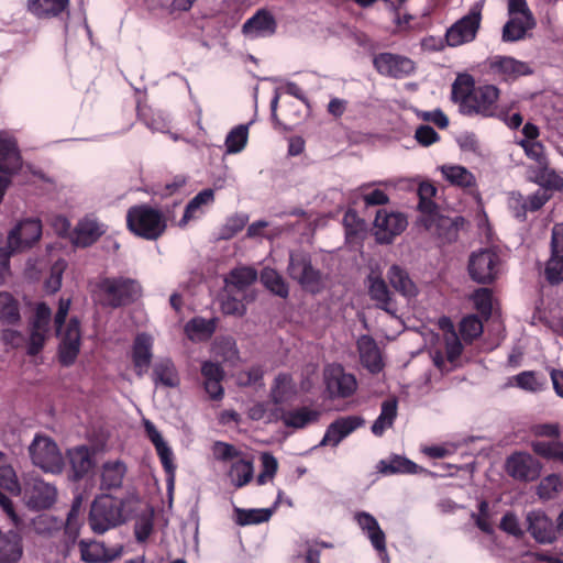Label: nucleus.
I'll list each match as a JSON object with an SVG mask.
<instances>
[{"label": "nucleus", "instance_id": "c85d7f7f", "mask_svg": "<svg viewBox=\"0 0 563 563\" xmlns=\"http://www.w3.org/2000/svg\"><path fill=\"white\" fill-rule=\"evenodd\" d=\"M79 550L82 561L87 563L110 562L121 555V550L110 552L102 542L81 540Z\"/></svg>", "mask_w": 563, "mask_h": 563}, {"label": "nucleus", "instance_id": "0eeeda50", "mask_svg": "<svg viewBox=\"0 0 563 563\" xmlns=\"http://www.w3.org/2000/svg\"><path fill=\"white\" fill-rule=\"evenodd\" d=\"M503 260L496 249H482L471 254L468 260V273L471 278L478 284H490L501 273Z\"/></svg>", "mask_w": 563, "mask_h": 563}, {"label": "nucleus", "instance_id": "2f4dec72", "mask_svg": "<svg viewBox=\"0 0 563 563\" xmlns=\"http://www.w3.org/2000/svg\"><path fill=\"white\" fill-rule=\"evenodd\" d=\"M103 232L102 225L98 221L84 219L75 229L74 243L77 246H89L93 244Z\"/></svg>", "mask_w": 563, "mask_h": 563}, {"label": "nucleus", "instance_id": "20e7f679", "mask_svg": "<svg viewBox=\"0 0 563 563\" xmlns=\"http://www.w3.org/2000/svg\"><path fill=\"white\" fill-rule=\"evenodd\" d=\"M69 308V299H59L58 310L54 317L56 334L62 336L58 350L59 362L65 366L71 365L77 358L81 339L80 323L77 318H71L65 329V332L62 333V328L66 321Z\"/></svg>", "mask_w": 563, "mask_h": 563}, {"label": "nucleus", "instance_id": "79ce46f5", "mask_svg": "<svg viewBox=\"0 0 563 563\" xmlns=\"http://www.w3.org/2000/svg\"><path fill=\"white\" fill-rule=\"evenodd\" d=\"M228 476L234 487L241 488L245 486L253 479V463L243 459L233 462L229 470Z\"/></svg>", "mask_w": 563, "mask_h": 563}, {"label": "nucleus", "instance_id": "f8f14e48", "mask_svg": "<svg viewBox=\"0 0 563 563\" xmlns=\"http://www.w3.org/2000/svg\"><path fill=\"white\" fill-rule=\"evenodd\" d=\"M485 64L489 74L504 81H514L533 73L528 63L511 56L495 55L489 57Z\"/></svg>", "mask_w": 563, "mask_h": 563}, {"label": "nucleus", "instance_id": "412c9836", "mask_svg": "<svg viewBox=\"0 0 563 563\" xmlns=\"http://www.w3.org/2000/svg\"><path fill=\"white\" fill-rule=\"evenodd\" d=\"M153 338L147 333H139L132 346V362L137 376H144L153 357Z\"/></svg>", "mask_w": 563, "mask_h": 563}, {"label": "nucleus", "instance_id": "6ab92c4d", "mask_svg": "<svg viewBox=\"0 0 563 563\" xmlns=\"http://www.w3.org/2000/svg\"><path fill=\"white\" fill-rule=\"evenodd\" d=\"M506 470L512 478L530 482L540 476L541 465L528 453H515L507 459Z\"/></svg>", "mask_w": 563, "mask_h": 563}, {"label": "nucleus", "instance_id": "4d7b16f0", "mask_svg": "<svg viewBox=\"0 0 563 563\" xmlns=\"http://www.w3.org/2000/svg\"><path fill=\"white\" fill-rule=\"evenodd\" d=\"M437 194V188L428 181L421 183L418 187L419 205L418 208L421 214L434 211L437 209L432 198Z\"/></svg>", "mask_w": 563, "mask_h": 563}, {"label": "nucleus", "instance_id": "09e8293b", "mask_svg": "<svg viewBox=\"0 0 563 563\" xmlns=\"http://www.w3.org/2000/svg\"><path fill=\"white\" fill-rule=\"evenodd\" d=\"M531 449L543 459L563 463V442L561 441H533Z\"/></svg>", "mask_w": 563, "mask_h": 563}, {"label": "nucleus", "instance_id": "a19ab883", "mask_svg": "<svg viewBox=\"0 0 563 563\" xmlns=\"http://www.w3.org/2000/svg\"><path fill=\"white\" fill-rule=\"evenodd\" d=\"M257 279V272L251 267H239L230 272L225 278L228 288H234L238 291H244Z\"/></svg>", "mask_w": 563, "mask_h": 563}, {"label": "nucleus", "instance_id": "c9c22d12", "mask_svg": "<svg viewBox=\"0 0 563 563\" xmlns=\"http://www.w3.org/2000/svg\"><path fill=\"white\" fill-rule=\"evenodd\" d=\"M551 198L550 192L544 188H539L533 195L525 198L520 194H512L510 203H518L521 210L516 213L518 218L525 217L527 211H537L541 209L545 202Z\"/></svg>", "mask_w": 563, "mask_h": 563}, {"label": "nucleus", "instance_id": "f704fd0d", "mask_svg": "<svg viewBox=\"0 0 563 563\" xmlns=\"http://www.w3.org/2000/svg\"><path fill=\"white\" fill-rule=\"evenodd\" d=\"M321 412L309 407H300L283 413L282 420L286 427L300 429L319 420Z\"/></svg>", "mask_w": 563, "mask_h": 563}, {"label": "nucleus", "instance_id": "864d4df0", "mask_svg": "<svg viewBox=\"0 0 563 563\" xmlns=\"http://www.w3.org/2000/svg\"><path fill=\"white\" fill-rule=\"evenodd\" d=\"M0 320L5 323H15L20 320L18 302L8 292H0Z\"/></svg>", "mask_w": 563, "mask_h": 563}, {"label": "nucleus", "instance_id": "0e129e2a", "mask_svg": "<svg viewBox=\"0 0 563 563\" xmlns=\"http://www.w3.org/2000/svg\"><path fill=\"white\" fill-rule=\"evenodd\" d=\"M52 318V310L45 302H40L35 307L31 328L49 331V322Z\"/></svg>", "mask_w": 563, "mask_h": 563}, {"label": "nucleus", "instance_id": "c03bdc74", "mask_svg": "<svg viewBox=\"0 0 563 563\" xmlns=\"http://www.w3.org/2000/svg\"><path fill=\"white\" fill-rule=\"evenodd\" d=\"M125 471V465L120 461L104 463L101 473L102 487L108 489L120 487L122 485Z\"/></svg>", "mask_w": 563, "mask_h": 563}, {"label": "nucleus", "instance_id": "603ef678", "mask_svg": "<svg viewBox=\"0 0 563 563\" xmlns=\"http://www.w3.org/2000/svg\"><path fill=\"white\" fill-rule=\"evenodd\" d=\"M294 394L292 378L288 374H279L275 378V384L272 388V398L275 404H283L290 398Z\"/></svg>", "mask_w": 563, "mask_h": 563}, {"label": "nucleus", "instance_id": "7ed1b4c3", "mask_svg": "<svg viewBox=\"0 0 563 563\" xmlns=\"http://www.w3.org/2000/svg\"><path fill=\"white\" fill-rule=\"evenodd\" d=\"M141 286L131 278L103 277L98 280L93 295L97 301L107 308L126 306L140 296Z\"/></svg>", "mask_w": 563, "mask_h": 563}, {"label": "nucleus", "instance_id": "f3484780", "mask_svg": "<svg viewBox=\"0 0 563 563\" xmlns=\"http://www.w3.org/2000/svg\"><path fill=\"white\" fill-rule=\"evenodd\" d=\"M42 235V223L38 219L20 221L9 233V247L23 251L32 246Z\"/></svg>", "mask_w": 563, "mask_h": 563}, {"label": "nucleus", "instance_id": "72a5a7b5", "mask_svg": "<svg viewBox=\"0 0 563 563\" xmlns=\"http://www.w3.org/2000/svg\"><path fill=\"white\" fill-rule=\"evenodd\" d=\"M152 378L154 384L174 388L179 385V378L170 358H162L154 364Z\"/></svg>", "mask_w": 563, "mask_h": 563}, {"label": "nucleus", "instance_id": "7c9ffc66", "mask_svg": "<svg viewBox=\"0 0 563 563\" xmlns=\"http://www.w3.org/2000/svg\"><path fill=\"white\" fill-rule=\"evenodd\" d=\"M67 455L75 481L81 479L93 467L92 454L85 445L68 450Z\"/></svg>", "mask_w": 563, "mask_h": 563}, {"label": "nucleus", "instance_id": "052dcab7", "mask_svg": "<svg viewBox=\"0 0 563 563\" xmlns=\"http://www.w3.org/2000/svg\"><path fill=\"white\" fill-rule=\"evenodd\" d=\"M518 144L523 148L526 155L533 159L537 165L547 164L548 158L544 153V146L539 141L520 140Z\"/></svg>", "mask_w": 563, "mask_h": 563}, {"label": "nucleus", "instance_id": "9b49d317", "mask_svg": "<svg viewBox=\"0 0 563 563\" xmlns=\"http://www.w3.org/2000/svg\"><path fill=\"white\" fill-rule=\"evenodd\" d=\"M23 497L26 505L32 509L49 508L56 500V488L45 483L38 476L29 475L24 478Z\"/></svg>", "mask_w": 563, "mask_h": 563}, {"label": "nucleus", "instance_id": "a878e982", "mask_svg": "<svg viewBox=\"0 0 563 563\" xmlns=\"http://www.w3.org/2000/svg\"><path fill=\"white\" fill-rule=\"evenodd\" d=\"M357 350L364 367H366L373 374L382 371L383 361L380 352L373 338L369 335H362L357 340Z\"/></svg>", "mask_w": 563, "mask_h": 563}, {"label": "nucleus", "instance_id": "8fccbe9b", "mask_svg": "<svg viewBox=\"0 0 563 563\" xmlns=\"http://www.w3.org/2000/svg\"><path fill=\"white\" fill-rule=\"evenodd\" d=\"M249 125L240 124L233 128L225 137V147L228 154L240 153L247 143Z\"/></svg>", "mask_w": 563, "mask_h": 563}, {"label": "nucleus", "instance_id": "3c124183", "mask_svg": "<svg viewBox=\"0 0 563 563\" xmlns=\"http://www.w3.org/2000/svg\"><path fill=\"white\" fill-rule=\"evenodd\" d=\"M216 319L194 318L186 324V332L189 336L209 339L216 331Z\"/></svg>", "mask_w": 563, "mask_h": 563}, {"label": "nucleus", "instance_id": "cd10ccee", "mask_svg": "<svg viewBox=\"0 0 563 563\" xmlns=\"http://www.w3.org/2000/svg\"><path fill=\"white\" fill-rule=\"evenodd\" d=\"M214 201V190L207 188L198 192L186 206L184 216L178 225L184 228L190 220L199 219L205 213V208Z\"/></svg>", "mask_w": 563, "mask_h": 563}, {"label": "nucleus", "instance_id": "13d9d810", "mask_svg": "<svg viewBox=\"0 0 563 563\" xmlns=\"http://www.w3.org/2000/svg\"><path fill=\"white\" fill-rule=\"evenodd\" d=\"M249 221V217L244 213H238L227 219L221 228L220 239L230 240L242 231Z\"/></svg>", "mask_w": 563, "mask_h": 563}, {"label": "nucleus", "instance_id": "4c0bfd02", "mask_svg": "<svg viewBox=\"0 0 563 563\" xmlns=\"http://www.w3.org/2000/svg\"><path fill=\"white\" fill-rule=\"evenodd\" d=\"M511 16L503 30V40L505 42H515L523 38L527 31L534 25L532 15Z\"/></svg>", "mask_w": 563, "mask_h": 563}, {"label": "nucleus", "instance_id": "bf43d9fd", "mask_svg": "<svg viewBox=\"0 0 563 563\" xmlns=\"http://www.w3.org/2000/svg\"><path fill=\"white\" fill-rule=\"evenodd\" d=\"M545 277L552 285L563 282V254L551 252L545 267Z\"/></svg>", "mask_w": 563, "mask_h": 563}, {"label": "nucleus", "instance_id": "e433bc0d", "mask_svg": "<svg viewBox=\"0 0 563 563\" xmlns=\"http://www.w3.org/2000/svg\"><path fill=\"white\" fill-rule=\"evenodd\" d=\"M387 278L393 288L405 297L417 295V287L408 273L398 265H393L387 272Z\"/></svg>", "mask_w": 563, "mask_h": 563}, {"label": "nucleus", "instance_id": "9d476101", "mask_svg": "<svg viewBox=\"0 0 563 563\" xmlns=\"http://www.w3.org/2000/svg\"><path fill=\"white\" fill-rule=\"evenodd\" d=\"M324 383L331 399L347 398L357 389L355 376L345 372L340 364H330L324 368Z\"/></svg>", "mask_w": 563, "mask_h": 563}, {"label": "nucleus", "instance_id": "5701e85b", "mask_svg": "<svg viewBox=\"0 0 563 563\" xmlns=\"http://www.w3.org/2000/svg\"><path fill=\"white\" fill-rule=\"evenodd\" d=\"M355 520L369 539L373 548L380 554L386 553V536L376 518L368 512L362 511L355 515Z\"/></svg>", "mask_w": 563, "mask_h": 563}, {"label": "nucleus", "instance_id": "b1692460", "mask_svg": "<svg viewBox=\"0 0 563 563\" xmlns=\"http://www.w3.org/2000/svg\"><path fill=\"white\" fill-rule=\"evenodd\" d=\"M367 282L371 299L376 301V306L379 309L395 316L397 313V308L394 305L391 294L385 280L378 275L371 274Z\"/></svg>", "mask_w": 563, "mask_h": 563}, {"label": "nucleus", "instance_id": "338daca9", "mask_svg": "<svg viewBox=\"0 0 563 563\" xmlns=\"http://www.w3.org/2000/svg\"><path fill=\"white\" fill-rule=\"evenodd\" d=\"M65 266L64 262H56L52 266L49 277L45 280V290L48 294H54L60 289Z\"/></svg>", "mask_w": 563, "mask_h": 563}, {"label": "nucleus", "instance_id": "dca6fc26", "mask_svg": "<svg viewBox=\"0 0 563 563\" xmlns=\"http://www.w3.org/2000/svg\"><path fill=\"white\" fill-rule=\"evenodd\" d=\"M419 222L429 233L435 235L444 243L455 241L457 238L456 220L440 214L437 209L421 214Z\"/></svg>", "mask_w": 563, "mask_h": 563}, {"label": "nucleus", "instance_id": "1a4fd4ad", "mask_svg": "<svg viewBox=\"0 0 563 563\" xmlns=\"http://www.w3.org/2000/svg\"><path fill=\"white\" fill-rule=\"evenodd\" d=\"M22 167L16 141L0 132V203L11 184V177Z\"/></svg>", "mask_w": 563, "mask_h": 563}, {"label": "nucleus", "instance_id": "423d86ee", "mask_svg": "<svg viewBox=\"0 0 563 563\" xmlns=\"http://www.w3.org/2000/svg\"><path fill=\"white\" fill-rule=\"evenodd\" d=\"M287 273L311 294H318L323 288V274L312 265L311 256L306 252H290Z\"/></svg>", "mask_w": 563, "mask_h": 563}, {"label": "nucleus", "instance_id": "49530a36", "mask_svg": "<svg viewBox=\"0 0 563 563\" xmlns=\"http://www.w3.org/2000/svg\"><path fill=\"white\" fill-rule=\"evenodd\" d=\"M514 382L517 387L530 393H538L544 389L547 378L544 375L534 371H525L514 376Z\"/></svg>", "mask_w": 563, "mask_h": 563}, {"label": "nucleus", "instance_id": "a18cd8bd", "mask_svg": "<svg viewBox=\"0 0 563 563\" xmlns=\"http://www.w3.org/2000/svg\"><path fill=\"white\" fill-rule=\"evenodd\" d=\"M272 509H242L234 507V521L239 526L258 525L269 520Z\"/></svg>", "mask_w": 563, "mask_h": 563}, {"label": "nucleus", "instance_id": "69168bd1", "mask_svg": "<svg viewBox=\"0 0 563 563\" xmlns=\"http://www.w3.org/2000/svg\"><path fill=\"white\" fill-rule=\"evenodd\" d=\"M0 486L14 494L21 493L15 472L10 465H0Z\"/></svg>", "mask_w": 563, "mask_h": 563}, {"label": "nucleus", "instance_id": "5fc2aeb1", "mask_svg": "<svg viewBox=\"0 0 563 563\" xmlns=\"http://www.w3.org/2000/svg\"><path fill=\"white\" fill-rule=\"evenodd\" d=\"M460 333L465 342H472L483 333V323L475 314L464 317L460 322Z\"/></svg>", "mask_w": 563, "mask_h": 563}, {"label": "nucleus", "instance_id": "e2e57ef3", "mask_svg": "<svg viewBox=\"0 0 563 563\" xmlns=\"http://www.w3.org/2000/svg\"><path fill=\"white\" fill-rule=\"evenodd\" d=\"M475 308L486 318L492 314L493 295L488 288H479L473 295Z\"/></svg>", "mask_w": 563, "mask_h": 563}, {"label": "nucleus", "instance_id": "393cba45", "mask_svg": "<svg viewBox=\"0 0 563 563\" xmlns=\"http://www.w3.org/2000/svg\"><path fill=\"white\" fill-rule=\"evenodd\" d=\"M528 530L540 543H551L555 539L552 521L542 511H531L527 516Z\"/></svg>", "mask_w": 563, "mask_h": 563}, {"label": "nucleus", "instance_id": "a211bd4d", "mask_svg": "<svg viewBox=\"0 0 563 563\" xmlns=\"http://www.w3.org/2000/svg\"><path fill=\"white\" fill-rule=\"evenodd\" d=\"M364 423L365 420L361 416L339 417L328 426L319 445H331L335 448L351 433L364 426Z\"/></svg>", "mask_w": 563, "mask_h": 563}, {"label": "nucleus", "instance_id": "4468645a", "mask_svg": "<svg viewBox=\"0 0 563 563\" xmlns=\"http://www.w3.org/2000/svg\"><path fill=\"white\" fill-rule=\"evenodd\" d=\"M407 219L402 213L384 210L377 211L374 221L377 242L382 244L391 243L394 238L407 228Z\"/></svg>", "mask_w": 563, "mask_h": 563}, {"label": "nucleus", "instance_id": "4be33fe9", "mask_svg": "<svg viewBox=\"0 0 563 563\" xmlns=\"http://www.w3.org/2000/svg\"><path fill=\"white\" fill-rule=\"evenodd\" d=\"M23 538L16 530L0 529V563H19L23 556Z\"/></svg>", "mask_w": 563, "mask_h": 563}, {"label": "nucleus", "instance_id": "bb28decb", "mask_svg": "<svg viewBox=\"0 0 563 563\" xmlns=\"http://www.w3.org/2000/svg\"><path fill=\"white\" fill-rule=\"evenodd\" d=\"M145 432L148 439L154 444L157 455L162 462V465L167 474L174 475L175 464L173 462V451L168 446V444L164 441L162 434L156 429L153 422L150 420L144 421Z\"/></svg>", "mask_w": 563, "mask_h": 563}, {"label": "nucleus", "instance_id": "f257e3e1", "mask_svg": "<svg viewBox=\"0 0 563 563\" xmlns=\"http://www.w3.org/2000/svg\"><path fill=\"white\" fill-rule=\"evenodd\" d=\"M498 97L497 87H475L474 78L468 74L459 75L452 85V100L459 103L461 113L466 115H495Z\"/></svg>", "mask_w": 563, "mask_h": 563}, {"label": "nucleus", "instance_id": "aec40b11", "mask_svg": "<svg viewBox=\"0 0 563 563\" xmlns=\"http://www.w3.org/2000/svg\"><path fill=\"white\" fill-rule=\"evenodd\" d=\"M276 27L277 23L274 15L265 9H261L244 22L242 32L245 36L253 40L273 35L276 32Z\"/></svg>", "mask_w": 563, "mask_h": 563}, {"label": "nucleus", "instance_id": "c756f323", "mask_svg": "<svg viewBox=\"0 0 563 563\" xmlns=\"http://www.w3.org/2000/svg\"><path fill=\"white\" fill-rule=\"evenodd\" d=\"M69 0H27V11L37 19H52L67 11Z\"/></svg>", "mask_w": 563, "mask_h": 563}, {"label": "nucleus", "instance_id": "de8ad7c7", "mask_svg": "<svg viewBox=\"0 0 563 563\" xmlns=\"http://www.w3.org/2000/svg\"><path fill=\"white\" fill-rule=\"evenodd\" d=\"M532 179L540 185V188H544L548 191L550 189H558L562 185L561 177L553 169L549 168L548 163L537 165Z\"/></svg>", "mask_w": 563, "mask_h": 563}, {"label": "nucleus", "instance_id": "6e6d98bb", "mask_svg": "<svg viewBox=\"0 0 563 563\" xmlns=\"http://www.w3.org/2000/svg\"><path fill=\"white\" fill-rule=\"evenodd\" d=\"M563 489V478L551 474L544 477L538 486V495L541 499H552Z\"/></svg>", "mask_w": 563, "mask_h": 563}, {"label": "nucleus", "instance_id": "774afa93", "mask_svg": "<svg viewBox=\"0 0 563 563\" xmlns=\"http://www.w3.org/2000/svg\"><path fill=\"white\" fill-rule=\"evenodd\" d=\"M221 310L224 314L241 317L245 313L246 308L242 300L228 295L221 302Z\"/></svg>", "mask_w": 563, "mask_h": 563}, {"label": "nucleus", "instance_id": "58836bf2", "mask_svg": "<svg viewBox=\"0 0 563 563\" xmlns=\"http://www.w3.org/2000/svg\"><path fill=\"white\" fill-rule=\"evenodd\" d=\"M441 173L451 185L461 188H473L476 185L475 176L464 166L443 165Z\"/></svg>", "mask_w": 563, "mask_h": 563}, {"label": "nucleus", "instance_id": "680f3d73", "mask_svg": "<svg viewBox=\"0 0 563 563\" xmlns=\"http://www.w3.org/2000/svg\"><path fill=\"white\" fill-rule=\"evenodd\" d=\"M214 353L224 361L234 363L239 358L236 343L231 338H224L214 344Z\"/></svg>", "mask_w": 563, "mask_h": 563}, {"label": "nucleus", "instance_id": "ddd939ff", "mask_svg": "<svg viewBox=\"0 0 563 563\" xmlns=\"http://www.w3.org/2000/svg\"><path fill=\"white\" fill-rule=\"evenodd\" d=\"M481 11L476 8L472 9L468 14L461 18L451 25L446 33L445 40L449 46L456 47L465 43L472 42L479 29Z\"/></svg>", "mask_w": 563, "mask_h": 563}, {"label": "nucleus", "instance_id": "473e14b6", "mask_svg": "<svg viewBox=\"0 0 563 563\" xmlns=\"http://www.w3.org/2000/svg\"><path fill=\"white\" fill-rule=\"evenodd\" d=\"M378 473L383 475L393 474H416L419 466L407 457L391 455L386 460H380L376 466Z\"/></svg>", "mask_w": 563, "mask_h": 563}, {"label": "nucleus", "instance_id": "2eb2a0df", "mask_svg": "<svg viewBox=\"0 0 563 563\" xmlns=\"http://www.w3.org/2000/svg\"><path fill=\"white\" fill-rule=\"evenodd\" d=\"M373 65L380 75L393 78H404L415 71V63L410 58L393 53L375 55Z\"/></svg>", "mask_w": 563, "mask_h": 563}, {"label": "nucleus", "instance_id": "37998d69", "mask_svg": "<svg viewBox=\"0 0 563 563\" xmlns=\"http://www.w3.org/2000/svg\"><path fill=\"white\" fill-rule=\"evenodd\" d=\"M261 282L274 295L287 298L289 288L284 277L274 268L265 267L261 272Z\"/></svg>", "mask_w": 563, "mask_h": 563}, {"label": "nucleus", "instance_id": "ea45409f", "mask_svg": "<svg viewBox=\"0 0 563 563\" xmlns=\"http://www.w3.org/2000/svg\"><path fill=\"white\" fill-rule=\"evenodd\" d=\"M397 417V400L388 399L383 401L380 413L377 419L374 421L372 426V432L382 437L386 429L390 428L394 424V421Z\"/></svg>", "mask_w": 563, "mask_h": 563}, {"label": "nucleus", "instance_id": "f03ea898", "mask_svg": "<svg viewBox=\"0 0 563 563\" xmlns=\"http://www.w3.org/2000/svg\"><path fill=\"white\" fill-rule=\"evenodd\" d=\"M133 511L131 499L101 495L96 497L91 504L88 523L95 533L103 534L124 523Z\"/></svg>", "mask_w": 563, "mask_h": 563}, {"label": "nucleus", "instance_id": "6e6552de", "mask_svg": "<svg viewBox=\"0 0 563 563\" xmlns=\"http://www.w3.org/2000/svg\"><path fill=\"white\" fill-rule=\"evenodd\" d=\"M34 465L49 473H60L64 461L57 444L48 437L35 435L29 446Z\"/></svg>", "mask_w": 563, "mask_h": 563}, {"label": "nucleus", "instance_id": "39448f33", "mask_svg": "<svg viewBox=\"0 0 563 563\" xmlns=\"http://www.w3.org/2000/svg\"><path fill=\"white\" fill-rule=\"evenodd\" d=\"M126 225L132 233L150 241L157 240L167 227L164 214L146 205L133 206L128 210Z\"/></svg>", "mask_w": 563, "mask_h": 563}]
</instances>
